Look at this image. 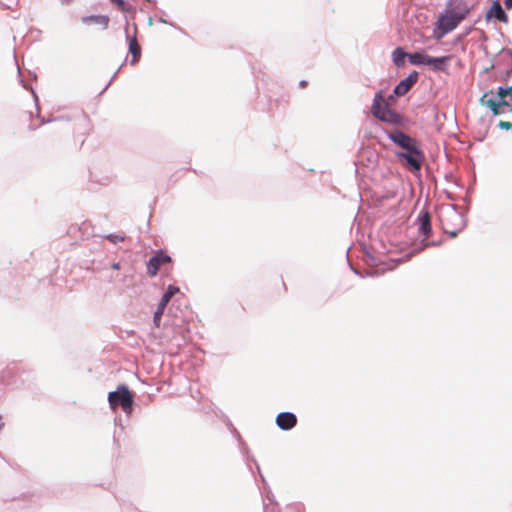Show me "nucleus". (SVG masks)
<instances>
[{
	"label": "nucleus",
	"mask_w": 512,
	"mask_h": 512,
	"mask_svg": "<svg viewBox=\"0 0 512 512\" xmlns=\"http://www.w3.org/2000/svg\"><path fill=\"white\" fill-rule=\"evenodd\" d=\"M386 135L391 142L404 150L396 152V158L399 161H405L406 166L411 171H420L425 161V154L421 150L418 141L399 129L387 131Z\"/></svg>",
	"instance_id": "obj_1"
},
{
	"label": "nucleus",
	"mask_w": 512,
	"mask_h": 512,
	"mask_svg": "<svg viewBox=\"0 0 512 512\" xmlns=\"http://www.w3.org/2000/svg\"><path fill=\"white\" fill-rule=\"evenodd\" d=\"M471 7L463 0H449L438 19L441 35L453 31L470 13Z\"/></svg>",
	"instance_id": "obj_2"
},
{
	"label": "nucleus",
	"mask_w": 512,
	"mask_h": 512,
	"mask_svg": "<svg viewBox=\"0 0 512 512\" xmlns=\"http://www.w3.org/2000/svg\"><path fill=\"white\" fill-rule=\"evenodd\" d=\"M371 112L374 117L382 122L393 125H399L402 122L401 115L389 108V104L385 101L381 90L374 95Z\"/></svg>",
	"instance_id": "obj_3"
},
{
	"label": "nucleus",
	"mask_w": 512,
	"mask_h": 512,
	"mask_svg": "<svg viewBox=\"0 0 512 512\" xmlns=\"http://www.w3.org/2000/svg\"><path fill=\"white\" fill-rule=\"evenodd\" d=\"M109 405L112 410H116L121 406L125 413H130L133 406V396L125 385H119L116 391L108 394Z\"/></svg>",
	"instance_id": "obj_4"
},
{
	"label": "nucleus",
	"mask_w": 512,
	"mask_h": 512,
	"mask_svg": "<svg viewBox=\"0 0 512 512\" xmlns=\"http://www.w3.org/2000/svg\"><path fill=\"white\" fill-rule=\"evenodd\" d=\"M511 91H512V87H498V90H497V95L500 97L499 99L493 97V96H490V94H492V91L490 92H486L480 99V102L482 105L490 108V110L492 111V113L494 115H498L500 114V110H499V107L500 106H508V102L505 100V97L507 95H509L511 97Z\"/></svg>",
	"instance_id": "obj_5"
},
{
	"label": "nucleus",
	"mask_w": 512,
	"mask_h": 512,
	"mask_svg": "<svg viewBox=\"0 0 512 512\" xmlns=\"http://www.w3.org/2000/svg\"><path fill=\"white\" fill-rule=\"evenodd\" d=\"M171 262L170 256L165 254L162 251L156 253L152 258H150L147 263V273L149 276L154 277L157 275L158 271Z\"/></svg>",
	"instance_id": "obj_6"
},
{
	"label": "nucleus",
	"mask_w": 512,
	"mask_h": 512,
	"mask_svg": "<svg viewBox=\"0 0 512 512\" xmlns=\"http://www.w3.org/2000/svg\"><path fill=\"white\" fill-rule=\"evenodd\" d=\"M179 292V289L177 287H174V286H169L167 291L164 293V295L162 296L159 304H158V307L154 313V322L156 324V326L158 327L159 324H160V320H161V317L164 313V310L167 306V304L169 303V301L171 300V298Z\"/></svg>",
	"instance_id": "obj_7"
},
{
	"label": "nucleus",
	"mask_w": 512,
	"mask_h": 512,
	"mask_svg": "<svg viewBox=\"0 0 512 512\" xmlns=\"http://www.w3.org/2000/svg\"><path fill=\"white\" fill-rule=\"evenodd\" d=\"M418 81V72H411L406 78L401 80L394 88L393 94L397 97L404 96Z\"/></svg>",
	"instance_id": "obj_8"
},
{
	"label": "nucleus",
	"mask_w": 512,
	"mask_h": 512,
	"mask_svg": "<svg viewBox=\"0 0 512 512\" xmlns=\"http://www.w3.org/2000/svg\"><path fill=\"white\" fill-rule=\"evenodd\" d=\"M276 424L281 430L288 431L297 424V417L292 412H281L276 417Z\"/></svg>",
	"instance_id": "obj_9"
},
{
	"label": "nucleus",
	"mask_w": 512,
	"mask_h": 512,
	"mask_svg": "<svg viewBox=\"0 0 512 512\" xmlns=\"http://www.w3.org/2000/svg\"><path fill=\"white\" fill-rule=\"evenodd\" d=\"M418 232L427 237L431 234V217L428 211L421 210L417 216Z\"/></svg>",
	"instance_id": "obj_10"
},
{
	"label": "nucleus",
	"mask_w": 512,
	"mask_h": 512,
	"mask_svg": "<svg viewBox=\"0 0 512 512\" xmlns=\"http://www.w3.org/2000/svg\"><path fill=\"white\" fill-rule=\"evenodd\" d=\"M492 18H494L502 23L508 22V15L504 11V9L502 8V6L498 0H495L492 3L491 8L486 13V20H490Z\"/></svg>",
	"instance_id": "obj_11"
},
{
	"label": "nucleus",
	"mask_w": 512,
	"mask_h": 512,
	"mask_svg": "<svg viewBox=\"0 0 512 512\" xmlns=\"http://www.w3.org/2000/svg\"><path fill=\"white\" fill-rule=\"evenodd\" d=\"M136 33H137V31L135 30L134 34L132 36L127 34V40H128V44H129V52L132 55L131 63L133 65H135L141 58V47L138 43Z\"/></svg>",
	"instance_id": "obj_12"
},
{
	"label": "nucleus",
	"mask_w": 512,
	"mask_h": 512,
	"mask_svg": "<svg viewBox=\"0 0 512 512\" xmlns=\"http://www.w3.org/2000/svg\"><path fill=\"white\" fill-rule=\"evenodd\" d=\"M81 22L85 25H99L103 30L108 29L110 18L107 15H90L81 18Z\"/></svg>",
	"instance_id": "obj_13"
},
{
	"label": "nucleus",
	"mask_w": 512,
	"mask_h": 512,
	"mask_svg": "<svg viewBox=\"0 0 512 512\" xmlns=\"http://www.w3.org/2000/svg\"><path fill=\"white\" fill-rule=\"evenodd\" d=\"M449 58V56L432 57L428 55L426 59V66H429L434 71H445L446 62L449 60Z\"/></svg>",
	"instance_id": "obj_14"
},
{
	"label": "nucleus",
	"mask_w": 512,
	"mask_h": 512,
	"mask_svg": "<svg viewBox=\"0 0 512 512\" xmlns=\"http://www.w3.org/2000/svg\"><path fill=\"white\" fill-rule=\"evenodd\" d=\"M408 54L404 51L403 48L397 47L392 52V61L396 67H402L405 64V58H408Z\"/></svg>",
	"instance_id": "obj_15"
},
{
	"label": "nucleus",
	"mask_w": 512,
	"mask_h": 512,
	"mask_svg": "<svg viewBox=\"0 0 512 512\" xmlns=\"http://www.w3.org/2000/svg\"><path fill=\"white\" fill-rule=\"evenodd\" d=\"M427 56L425 52H415L409 53L408 59L412 65H426Z\"/></svg>",
	"instance_id": "obj_16"
},
{
	"label": "nucleus",
	"mask_w": 512,
	"mask_h": 512,
	"mask_svg": "<svg viewBox=\"0 0 512 512\" xmlns=\"http://www.w3.org/2000/svg\"><path fill=\"white\" fill-rule=\"evenodd\" d=\"M123 13H130L132 6L124 0H110Z\"/></svg>",
	"instance_id": "obj_17"
},
{
	"label": "nucleus",
	"mask_w": 512,
	"mask_h": 512,
	"mask_svg": "<svg viewBox=\"0 0 512 512\" xmlns=\"http://www.w3.org/2000/svg\"><path fill=\"white\" fill-rule=\"evenodd\" d=\"M454 217L457 218L459 220V225L460 227L454 231H449V230H445V232L447 234H449L451 237H455L457 236V234L459 233V231H461V229L464 227V220H463V217L458 214L457 212H454Z\"/></svg>",
	"instance_id": "obj_18"
},
{
	"label": "nucleus",
	"mask_w": 512,
	"mask_h": 512,
	"mask_svg": "<svg viewBox=\"0 0 512 512\" xmlns=\"http://www.w3.org/2000/svg\"><path fill=\"white\" fill-rule=\"evenodd\" d=\"M110 242L112 243H117V242H121V241H124L125 239V236L124 235H114V234H110L106 237Z\"/></svg>",
	"instance_id": "obj_19"
},
{
	"label": "nucleus",
	"mask_w": 512,
	"mask_h": 512,
	"mask_svg": "<svg viewBox=\"0 0 512 512\" xmlns=\"http://www.w3.org/2000/svg\"><path fill=\"white\" fill-rule=\"evenodd\" d=\"M499 126H500V128H503L506 130H509V129L512 130V123H510V122L500 121Z\"/></svg>",
	"instance_id": "obj_20"
},
{
	"label": "nucleus",
	"mask_w": 512,
	"mask_h": 512,
	"mask_svg": "<svg viewBox=\"0 0 512 512\" xmlns=\"http://www.w3.org/2000/svg\"><path fill=\"white\" fill-rule=\"evenodd\" d=\"M430 245H435V242H428L425 239H423L421 241V247H420L419 250H422L424 247H427V246H430Z\"/></svg>",
	"instance_id": "obj_21"
},
{
	"label": "nucleus",
	"mask_w": 512,
	"mask_h": 512,
	"mask_svg": "<svg viewBox=\"0 0 512 512\" xmlns=\"http://www.w3.org/2000/svg\"><path fill=\"white\" fill-rule=\"evenodd\" d=\"M263 509H264V512H276V508L274 506L269 508V506L265 503H264Z\"/></svg>",
	"instance_id": "obj_22"
},
{
	"label": "nucleus",
	"mask_w": 512,
	"mask_h": 512,
	"mask_svg": "<svg viewBox=\"0 0 512 512\" xmlns=\"http://www.w3.org/2000/svg\"><path fill=\"white\" fill-rule=\"evenodd\" d=\"M504 4H505V7L507 9H511L512 8V0H505Z\"/></svg>",
	"instance_id": "obj_23"
},
{
	"label": "nucleus",
	"mask_w": 512,
	"mask_h": 512,
	"mask_svg": "<svg viewBox=\"0 0 512 512\" xmlns=\"http://www.w3.org/2000/svg\"><path fill=\"white\" fill-rule=\"evenodd\" d=\"M299 85L301 87H305L307 85V82L305 80L300 81Z\"/></svg>",
	"instance_id": "obj_24"
},
{
	"label": "nucleus",
	"mask_w": 512,
	"mask_h": 512,
	"mask_svg": "<svg viewBox=\"0 0 512 512\" xmlns=\"http://www.w3.org/2000/svg\"><path fill=\"white\" fill-rule=\"evenodd\" d=\"M3 426H4V423L2 421V416L0 415V430L3 428Z\"/></svg>",
	"instance_id": "obj_25"
},
{
	"label": "nucleus",
	"mask_w": 512,
	"mask_h": 512,
	"mask_svg": "<svg viewBox=\"0 0 512 512\" xmlns=\"http://www.w3.org/2000/svg\"><path fill=\"white\" fill-rule=\"evenodd\" d=\"M392 100H393V95H390V96L388 97V99H387V100H385V101L389 104V101H392Z\"/></svg>",
	"instance_id": "obj_26"
},
{
	"label": "nucleus",
	"mask_w": 512,
	"mask_h": 512,
	"mask_svg": "<svg viewBox=\"0 0 512 512\" xmlns=\"http://www.w3.org/2000/svg\"><path fill=\"white\" fill-rule=\"evenodd\" d=\"M511 87H512V85H511ZM511 99H512V91H511Z\"/></svg>",
	"instance_id": "obj_27"
}]
</instances>
